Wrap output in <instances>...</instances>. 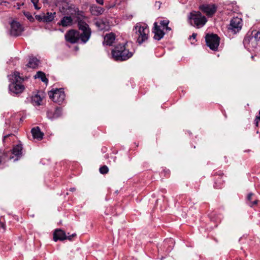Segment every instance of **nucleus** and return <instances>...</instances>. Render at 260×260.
Segmentation results:
<instances>
[{
  "instance_id": "f257e3e1",
  "label": "nucleus",
  "mask_w": 260,
  "mask_h": 260,
  "mask_svg": "<svg viewBox=\"0 0 260 260\" xmlns=\"http://www.w3.org/2000/svg\"><path fill=\"white\" fill-rule=\"evenodd\" d=\"M133 36L138 45L146 43L149 38V29L146 24L137 23L133 28Z\"/></svg>"
},
{
  "instance_id": "f03ea898",
  "label": "nucleus",
  "mask_w": 260,
  "mask_h": 260,
  "mask_svg": "<svg viewBox=\"0 0 260 260\" xmlns=\"http://www.w3.org/2000/svg\"><path fill=\"white\" fill-rule=\"evenodd\" d=\"M127 43L118 44L115 46L111 51L112 58L116 61H125L131 58L134 53L127 49Z\"/></svg>"
},
{
  "instance_id": "7ed1b4c3",
  "label": "nucleus",
  "mask_w": 260,
  "mask_h": 260,
  "mask_svg": "<svg viewBox=\"0 0 260 260\" xmlns=\"http://www.w3.org/2000/svg\"><path fill=\"white\" fill-rule=\"evenodd\" d=\"M11 83L9 85L10 91L14 94H19L23 92L24 86L22 84L23 78L20 76V73L15 71L12 74L8 76Z\"/></svg>"
},
{
  "instance_id": "20e7f679",
  "label": "nucleus",
  "mask_w": 260,
  "mask_h": 260,
  "mask_svg": "<svg viewBox=\"0 0 260 260\" xmlns=\"http://www.w3.org/2000/svg\"><path fill=\"white\" fill-rule=\"evenodd\" d=\"M78 27L81 33H79L80 40L82 43H86L90 39L91 35V29L88 24L80 19V17H77Z\"/></svg>"
},
{
  "instance_id": "39448f33",
  "label": "nucleus",
  "mask_w": 260,
  "mask_h": 260,
  "mask_svg": "<svg viewBox=\"0 0 260 260\" xmlns=\"http://www.w3.org/2000/svg\"><path fill=\"white\" fill-rule=\"evenodd\" d=\"M243 43L247 47L256 48L260 45V31L253 30L251 35L245 37Z\"/></svg>"
},
{
  "instance_id": "423d86ee",
  "label": "nucleus",
  "mask_w": 260,
  "mask_h": 260,
  "mask_svg": "<svg viewBox=\"0 0 260 260\" xmlns=\"http://www.w3.org/2000/svg\"><path fill=\"white\" fill-rule=\"evenodd\" d=\"M48 94L53 102L59 105L62 104L65 100L66 95L63 88L53 89L48 91Z\"/></svg>"
},
{
  "instance_id": "0eeeda50",
  "label": "nucleus",
  "mask_w": 260,
  "mask_h": 260,
  "mask_svg": "<svg viewBox=\"0 0 260 260\" xmlns=\"http://www.w3.org/2000/svg\"><path fill=\"white\" fill-rule=\"evenodd\" d=\"M207 45L213 51H216L219 45L220 38L216 34L206 35L205 37Z\"/></svg>"
},
{
  "instance_id": "6e6552de",
  "label": "nucleus",
  "mask_w": 260,
  "mask_h": 260,
  "mask_svg": "<svg viewBox=\"0 0 260 260\" xmlns=\"http://www.w3.org/2000/svg\"><path fill=\"white\" fill-rule=\"evenodd\" d=\"M59 10L62 15L65 16H83L81 14L82 12L77 10L75 7L68 6V4L63 5L61 8H59Z\"/></svg>"
},
{
  "instance_id": "1a4fd4ad",
  "label": "nucleus",
  "mask_w": 260,
  "mask_h": 260,
  "mask_svg": "<svg viewBox=\"0 0 260 260\" xmlns=\"http://www.w3.org/2000/svg\"><path fill=\"white\" fill-rule=\"evenodd\" d=\"M242 25V20L240 17H233L230 21L229 29L234 34H236L241 29Z\"/></svg>"
},
{
  "instance_id": "9d476101",
  "label": "nucleus",
  "mask_w": 260,
  "mask_h": 260,
  "mask_svg": "<svg viewBox=\"0 0 260 260\" xmlns=\"http://www.w3.org/2000/svg\"><path fill=\"white\" fill-rule=\"evenodd\" d=\"M66 40L72 44L77 43L80 40L79 32L75 29H71L67 31L65 35Z\"/></svg>"
},
{
  "instance_id": "9b49d317",
  "label": "nucleus",
  "mask_w": 260,
  "mask_h": 260,
  "mask_svg": "<svg viewBox=\"0 0 260 260\" xmlns=\"http://www.w3.org/2000/svg\"><path fill=\"white\" fill-rule=\"evenodd\" d=\"M24 30L23 27L16 21H13L11 23L10 34L13 36H18L21 34Z\"/></svg>"
},
{
  "instance_id": "f8f14e48",
  "label": "nucleus",
  "mask_w": 260,
  "mask_h": 260,
  "mask_svg": "<svg viewBox=\"0 0 260 260\" xmlns=\"http://www.w3.org/2000/svg\"><path fill=\"white\" fill-rule=\"evenodd\" d=\"M207 21L206 17H188V22L197 28L203 26Z\"/></svg>"
},
{
  "instance_id": "ddd939ff",
  "label": "nucleus",
  "mask_w": 260,
  "mask_h": 260,
  "mask_svg": "<svg viewBox=\"0 0 260 260\" xmlns=\"http://www.w3.org/2000/svg\"><path fill=\"white\" fill-rule=\"evenodd\" d=\"M200 9L208 15H213L217 11L215 4H205L200 6Z\"/></svg>"
},
{
  "instance_id": "4468645a",
  "label": "nucleus",
  "mask_w": 260,
  "mask_h": 260,
  "mask_svg": "<svg viewBox=\"0 0 260 260\" xmlns=\"http://www.w3.org/2000/svg\"><path fill=\"white\" fill-rule=\"evenodd\" d=\"M94 23L96 26L101 30H108L109 28V22L106 18H100L95 19Z\"/></svg>"
},
{
  "instance_id": "2eb2a0df",
  "label": "nucleus",
  "mask_w": 260,
  "mask_h": 260,
  "mask_svg": "<svg viewBox=\"0 0 260 260\" xmlns=\"http://www.w3.org/2000/svg\"><path fill=\"white\" fill-rule=\"evenodd\" d=\"M213 176L214 177V187L216 189L221 188L224 182V180L222 178L223 176V173L219 171L215 172Z\"/></svg>"
},
{
  "instance_id": "dca6fc26",
  "label": "nucleus",
  "mask_w": 260,
  "mask_h": 260,
  "mask_svg": "<svg viewBox=\"0 0 260 260\" xmlns=\"http://www.w3.org/2000/svg\"><path fill=\"white\" fill-rule=\"evenodd\" d=\"M22 147L21 144H18L14 146L12 150V153L14 155H15V157L14 158V156H10V159H12L14 158V161L18 160L20 157L22 156Z\"/></svg>"
},
{
  "instance_id": "f3484780",
  "label": "nucleus",
  "mask_w": 260,
  "mask_h": 260,
  "mask_svg": "<svg viewBox=\"0 0 260 260\" xmlns=\"http://www.w3.org/2000/svg\"><path fill=\"white\" fill-rule=\"evenodd\" d=\"M154 27L153 32L154 34V39L156 40H160L165 35V32L164 31V29L160 28V26H159L157 23H154Z\"/></svg>"
},
{
  "instance_id": "a211bd4d",
  "label": "nucleus",
  "mask_w": 260,
  "mask_h": 260,
  "mask_svg": "<svg viewBox=\"0 0 260 260\" xmlns=\"http://www.w3.org/2000/svg\"><path fill=\"white\" fill-rule=\"evenodd\" d=\"M62 115V108L57 107L54 111H48L47 112V116L50 119H56L61 117Z\"/></svg>"
},
{
  "instance_id": "6ab92c4d",
  "label": "nucleus",
  "mask_w": 260,
  "mask_h": 260,
  "mask_svg": "<svg viewBox=\"0 0 260 260\" xmlns=\"http://www.w3.org/2000/svg\"><path fill=\"white\" fill-rule=\"evenodd\" d=\"M66 235L64 231L61 229H56L53 233V240L56 242L58 240H66Z\"/></svg>"
},
{
  "instance_id": "aec40b11",
  "label": "nucleus",
  "mask_w": 260,
  "mask_h": 260,
  "mask_svg": "<svg viewBox=\"0 0 260 260\" xmlns=\"http://www.w3.org/2000/svg\"><path fill=\"white\" fill-rule=\"evenodd\" d=\"M31 133L34 139H36L38 140H41L43 138L44 134L41 131L39 126L32 128L31 130Z\"/></svg>"
},
{
  "instance_id": "412c9836",
  "label": "nucleus",
  "mask_w": 260,
  "mask_h": 260,
  "mask_svg": "<svg viewBox=\"0 0 260 260\" xmlns=\"http://www.w3.org/2000/svg\"><path fill=\"white\" fill-rule=\"evenodd\" d=\"M115 40V35L114 33L111 32L106 34L104 37V43L107 45L111 46Z\"/></svg>"
},
{
  "instance_id": "4be33fe9",
  "label": "nucleus",
  "mask_w": 260,
  "mask_h": 260,
  "mask_svg": "<svg viewBox=\"0 0 260 260\" xmlns=\"http://www.w3.org/2000/svg\"><path fill=\"white\" fill-rule=\"evenodd\" d=\"M40 63V60L36 57H29L28 63L26 65L28 68L36 69Z\"/></svg>"
},
{
  "instance_id": "5701e85b",
  "label": "nucleus",
  "mask_w": 260,
  "mask_h": 260,
  "mask_svg": "<svg viewBox=\"0 0 260 260\" xmlns=\"http://www.w3.org/2000/svg\"><path fill=\"white\" fill-rule=\"evenodd\" d=\"M73 21L72 17H63L59 24L63 26H69L73 24Z\"/></svg>"
},
{
  "instance_id": "b1692460",
  "label": "nucleus",
  "mask_w": 260,
  "mask_h": 260,
  "mask_svg": "<svg viewBox=\"0 0 260 260\" xmlns=\"http://www.w3.org/2000/svg\"><path fill=\"white\" fill-rule=\"evenodd\" d=\"M90 11L93 15H99L103 14V8L97 6H92L90 8Z\"/></svg>"
},
{
  "instance_id": "393cba45",
  "label": "nucleus",
  "mask_w": 260,
  "mask_h": 260,
  "mask_svg": "<svg viewBox=\"0 0 260 260\" xmlns=\"http://www.w3.org/2000/svg\"><path fill=\"white\" fill-rule=\"evenodd\" d=\"M35 78H40L43 82L47 83L48 81V79L46 77L45 74L42 71L37 72L35 76Z\"/></svg>"
},
{
  "instance_id": "a878e982",
  "label": "nucleus",
  "mask_w": 260,
  "mask_h": 260,
  "mask_svg": "<svg viewBox=\"0 0 260 260\" xmlns=\"http://www.w3.org/2000/svg\"><path fill=\"white\" fill-rule=\"evenodd\" d=\"M32 101L36 105L40 106L41 105L42 98L40 95L37 94L32 97Z\"/></svg>"
},
{
  "instance_id": "bb28decb",
  "label": "nucleus",
  "mask_w": 260,
  "mask_h": 260,
  "mask_svg": "<svg viewBox=\"0 0 260 260\" xmlns=\"http://www.w3.org/2000/svg\"><path fill=\"white\" fill-rule=\"evenodd\" d=\"M39 22L49 23L53 21L54 17H36Z\"/></svg>"
},
{
  "instance_id": "cd10ccee",
  "label": "nucleus",
  "mask_w": 260,
  "mask_h": 260,
  "mask_svg": "<svg viewBox=\"0 0 260 260\" xmlns=\"http://www.w3.org/2000/svg\"><path fill=\"white\" fill-rule=\"evenodd\" d=\"M169 23V20L167 19H166V20H164L162 21H160V22H159L160 25H158L160 26V28H162L163 29H166L167 30H168V29L170 30L171 28L168 26Z\"/></svg>"
},
{
  "instance_id": "c85d7f7f",
  "label": "nucleus",
  "mask_w": 260,
  "mask_h": 260,
  "mask_svg": "<svg viewBox=\"0 0 260 260\" xmlns=\"http://www.w3.org/2000/svg\"><path fill=\"white\" fill-rule=\"evenodd\" d=\"M99 171L101 174H106L108 173L109 169L107 166L104 165L100 168Z\"/></svg>"
},
{
  "instance_id": "c756f323",
  "label": "nucleus",
  "mask_w": 260,
  "mask_h": 260,
  "mask_svg": "<svg viewBox=\"0 0 260 260\" xmlns=\"http://www.w3.org/2000/svg\"><path fill=\"white\" fill-rule=\"evenodd\" d=\"M54 3L56 6L61 4L63 6L68 4V0H54Z\"/></svg>"
},
{
  "instance_id": "7c9ffc66",
  "label": "nucleus",
  "mask_w": 260,
  "mask_h": 260,
  "mask_svg": "<svg viewBox=\"0 0 260 260\" xmlns=\"http://www.w3.org/2000/svg\"><path fill=\"white\" fill-rule=\"evenodd\" d=\"M254 196V193H249L248 194L247 198H246V203H248L250 202H251V200L253 198V197Z\"/></svg>"
},
{
  "instance_id": "2f4dec72",
  "label": "nucleus",
  "mask_w": 260,
  "mask_h": 260,
  "mask_svg": "<svg viewBox=\"0 0 260 260\" xmlns=\"http://www.w3.org/2000/svg\"><path fill=\"white\" fill-rule=\"evenodd\" d=\"M8 152H5L0 150V164H1L3 159H4L5 156L7 155Z\"/></svg>"
},
{
  "instance_id": "473e14b6",
  "label": "nucleus",
  "mask_w": 260,
  "mask_h": 260,
  "mask_svg": "<svg viewBox=\"0 0 260 260\" xmlns=\"http://www.w3.org/2000/svg\"><path fill=\"white\" fill-rule=\"evenodd\" d=\"M190 16H202L201 13L200 11H193L190 12Z\"/></svg>"
},
{
  "instance_id": "72a5a7b5",
  "label": "nucleus",
  "mask_w": 260,
  "mask_h": 260,
  "mask_svg": "<svg viewBox=\"0 0 260 260\" xmlns=\"http://www.w3.org/2000/svg\"><path fill=\"white\" fill-rule=\"evenodd\" d=\"M259 201L257 199H255L253 202H250L247 204L250 207H252L253 206L256 205L258 204Z\"/></svg>"
},
{
  "instance_id": "f704fd0d",
  "label": "nucleus",
  "mask_w": 260,
  "mask_h": 260,
  "mask_svg": "<svg viewBox=\"0 0 260 260\" xmlns=\"http://www.w3.org/2000/svg\"><path fill=\"white\" fill-rule=\"evenodd\" d=\"M0 228L3 229V232L6 230V225L4 222L2 221L1 219H0Z\"/></svg>"
},
{
  "instance_id": "c9c22d12",
  "label": "nucleus",
  "mask_w": 260,
  "mask_h": 260,
  "mask_svg": "<svg viewBox=\"0 0 260 260\" xmlns=\"http://www.w3.org/2000/svg\"><path fill=\"white\" fill-rule=\"evenodd\" d=\"M197 34L196 33H193L192 35L189 37V39H192L193 40H194V42H191V44H193L195 42L197 41V40H196V37H197Z\"/></svg>"
},
{
  "instance_id": "e433bc0d",
  "label": "nucleus",
  "mask_w": 260,
  "mask_h": 260,
  "mask_svg": "<svg viewBox=\"0 0 260 260\" xmlns=\"http://www.w3.org/2000/svg\"><path fill=\"white\" fill-rule=\"evenodd\" d=\"M76 234H73L72 235H70V236H67V235H66V239H68V240H70V241H71V240H72V239H73L74 237H76Z\"/></svg>"
},
{
  "instance_id": "4c0bfd02",
  "label": "nucleus",
  "mask_w": 260,
  "mask_h": 260,
  "mask_svg": "<svg viewBox=\"0 0 260 260\" xmlns=\"http://www.w3.org/2000/svg\"><path fill=\"white\" fill-rule=\"evenodd\" d=\"M31 1L33 3V4L36 9H39L40 8L37 6V3H38L39 0H31Z\"/></svg>"
},
{
  "instance_id": "58836bf2",
  "label": "nucleus",
  "mask_w": 260,
  "mask_h": 260,
  "mask_svg": "<svg viewBox=\"0 0 260 260\" xmlns=\"http://www.w3.org/2000/svg\"><path fill=\"white\" fill-rule=\"evenodd\" d=\"M14 135L12 134H8V135H6L5 136H4L3 137V141L4 143L5 142L6 140V139L10 136H13Z\"/></svg>"
},
{
  "instance_id": "ea45409f",
  "label": "nucleus",
  "mask_w": 260,
  "mask_h": 260,
  "mask_svg": "<svg viewBox=\"0 0 260 260\" xmlns=\"http://www.w3.org/2000/svg\"><path fill=\"white\" fill-rule=\"evenodd\" d=\"M259 120H260V118L256 116L254 120V123L256 126H258Z\"/></svg>"
},
{
  "instance_id": "a19ab883",
  "label": "nucleus",
  "mask_w": 260,
  "mask_h": 260,
  "mask_svg": "<svg viewBox=\"0 0 260 260\" xmlns=\"http://www.w3.org/2000/svg\"><path fill=\"white\" fill-rule=\"evenodd\" d=\"M52 14H55V12H54L53 13H52V12L50 13V12H47L46 13V15H47L46 16H48V17L52 16ZM43 16H46L44 15Z\"/></svg>"
},
{
  "instance_id": "79ce46f5",
  "label": "nucleus",
  "mask_w": 260,
  "mask_h": 260,
  "mask_svg": "<svg viewBox=\"0 0 260 260\" xmlns=\"http://www.w3.org/2000/svg\"><path fill=\"white\" fill-rule=\"evenodd\" d=\"M30 22H34L35 20L34 17H27Z\"/></svg>"
},
{
  "instance_id": "37998d69",
  "label": "nucleus",
  "mask_w": 260,
  "mask_h": 260,
  "mask_svg": "<svg viewBox=\"0 0 260 260\" xmlns=\"http://www.w3.org/2000/svg\"><path fill=\"white\" fill-rule=\"evenodd\" d=\"M96 1L100 4H102V5L103 4V0H96Z\"/></svg>"
},
{
  "instance_id": "c03bdc74",
  "label": "nucleus",
  "mask_w": 260,
  "mask_h": 260,
  "mask_svg": "<svg viewBox=\"0 0 260 260\" xmlns=\"http://www.w3.org/2000/svg\"><path fill=\"white\" fill-rule=\"evenodd\" d=\"M24 15H25V16H30V17H31V15H30L29 14H28V13H27V14L24 13Z\"/></svg>"
},
{
  "instance_id": "a18cd8bd",
  "label": "nucleus",
  "mask_w": 260,
  "mask_h": 260,
  "mask_svg": "<svg viewBox=\"0 0 260 260\" xmlns=\"http://www.w3.org/2000/svg\"><path fill=\"white\" fill-rule=\"evenodd\" d=\"M76 190L75 188H71L70 190L72 191H74Z\"/></svg>"
},
{
  "instance_id": "49530a36",
  "label": "nucleus",
  "mask_w": 260,
  "mask_h": 260,
  "mask_svg": "<svg viewBox=\"0 0 260 260\" xmlns=\"http://www.w3.org/2000/svg\"><path fill=\"white\" fill-rule=\"evenodd\" d=\"M259 116H258L257 117L260 118V111H259Z\"/></svg>"
},
{
  "instance_id": "de8ad7c7",
  "label": "nucleus",
  "mask_w": 260,
  "mask_h": 260,
  "mask_svg": "<svg viewBox=\"0 0 260 260\" xmlns=\"http://www.w3.org/2000/svg\"><path fill=\"white\" fill-rule=\"evenodd\" d=\"M236 260H242L241 258L237 259Z\"/></svg>"
},
{
  "instance_id": "09e8293b",
  "label": "nucleus",
  "mask_w": 260,
  "mask_h": 260,
  "mask_svg": "<svg viewBox=\"0 0 260 260\" xmlns=\"http://www.w3.org/2000/svg\"><path fill=\"white\" fill-rule=\"evenodd\" d=\"M35 16L37 17V16H41L40 15H36Z\"/></svg>"
}]
</instances>
